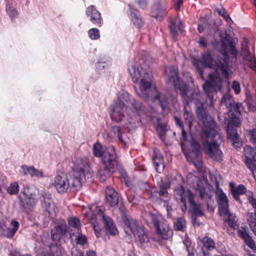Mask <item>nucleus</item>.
<instances>
[{
    "mask_svg": "<svg viewBox=\"0 0 256 256\" xmlns=\"http://www.w3.org/2000/svg\"><path fill=\"white\" fill-rule=\"evenodd\" d=\"M118 155L116 149L113 146L106 148L102 161L104 165L110 168H114L117 164Z\"/></svg>",
    "mask_w": 256,
    "mask_h": 256,
    "instance_id": "obj_14",
    "label": "nucleus"
},
{
    "mask_svg": "<svg viewBox=\"0 0 256 256\" xmlns=\"http://www.w3.org/2000/svg\"><path fill=\"white\" fill-rule=\"evenodd\" d=\"M72 162V172L69 178L64 174L54 178V186L60 194L77 191L82 182L92 180V174L87 158H75Z\"/></svg>",
    "mask_w": 256,
    "mask_h": 256,
    "instance_id": "obj_2",
    "label": "nucleus"
},
{
    "mask_svg": "<svg viewBox=\"0 0 256 256\" xmlns=\"http://www.w3.org/2000/svg\"><path fill=\"white\" fill-rule=\"evenodd\" d=\"M133 98L127 92L120 90L114 103L111 106L110 116L112 121L118 122L126 117L124 111L126 110L128 104H130Z\"/></svg>",
    "mask_w": 256,
    "mask_h": 256,
    "instance_id": "obj_10",
    "label": "nucleus"
},
{
    "mask_svg": "<svg viewBox=\"0 0 256 256\" xmlns=\"http://www.w3.org/2000/svg\"><path fill=\"white\" fill-rule=\"evenodd\" d=\"M232 87L236 94H240V86L239 82L236 80L233 81Z\"/></svg>",
    "mask_w": 256,
    "mask_h": 256,
    "instance_id": "obj_52",
    "label": "nucleus"
},
{
    "mask_svg": "<svg viewBox=\"0 0 256 256\" xmlns=\"http://www.w3.org/2000/svg\"><path fill=\"white\" fill-rule=\"evenodd\" d=\"M152 158L156 170L160 173L162 172L164 170V166L162 156L159 150L156 149L154 150Z\"/></svg>",
    "mask_w": 256,
    "mask_h": 256,
    "instance_id": "obj_28",
    "label": "nucleus"
},
{
    "mask_svg": "<svg viewBox=\"0 0 256 256\" xmlns=\"http://www.w3.org/2000/svg\"><path fill=\"white\" fill-rule=\"evenodd\" d=\"M68 224L71 227L75 228L76 232L80 231L82 225L80 220L78 218H70L68 219Z\"/></svg>",
    "mask_w": 256,
    "mask_h": 256,
    "instance_id": "obj_39",
    "label": "nucleus"
},
{
    "mask_svg": "<svg viewBox=\"0 0 256 256\" xmlns=\"http://www.w3.org/2000/svg\"><path fill=\"white\" fill-rule=\"evenodd\" d=\"M88 34L90 39L98 40L100 37V31L96 28H92L88 30Z\"/></svg>",
    "mask_w": 256,
    "mask_h": 256,
    "instance_id": "obj_43",
    "label": "nucleus"
},
{
    "mask_svg": "<svg viewBox=\"0 0 256 256\" xmlns=\"http://www.w3.org/2000/svg\"><path fill=\"white\" fill-rule=\"evenodd\" d=\"M174 195L176 198L178 200H180L182 209L183 212L186 210V200L190 202V198H193V194L188 190H185L184 188L181 186H177L174 190Z\"/></svg>",
    "mask_w": 256,
    "mask_h": 256,
    "instance_id": "obj_15",
    "label": "nucleus"
},
{
    "mask_svg": "<svg viewBox=\"0 0 256 256\" xmlns=\"http://www.w3.org/2000/svg\"><path fill=\"white\" fill-rule=\"evenodd\" d=\"M184 117L186 120V124L190 128L192 120V112L186 110V106H184Z\"/></svg>",
    "mask_w": 256,
    "mask_h": 256,
    "instance_id": "obj_45",
    "label": "nucleus"
},
{
    "mask_svg": "<svg viewBox=\"0 0 256 256\" xmlns=\"http://www.w3.org/2000/svg\"><path fill=\"white\" fill-rule=\"evenodd\" d=\"M42 206L48 212L50 216L54 213V205L51 198V196L48 193H44L42 194Z\"/></svg>",
    "mask_w": 256,
    "mask_h": 256,
    "instance_id": "obj_26",
    "label": "nucleus"
},
{
    "mask_svg": "<svg viewBox=\"0 0 256 256\" xmlns=\"http://www.w3.org/2000/svg\"><path fill=\"white\" fill-rule=\"evenodd\" d=\"M86 256H97L96 252L92 250H88L86 252Z\"/></svg>",
    "mask_w": 256,
    "mask_h": 256,
    "instance_id": "obj_64",
    "label": "nucleus"
},
{
    "mask_svg": "<svg viewBox=\"0 0 256 256\" xmlns=\"http://www.w3.org/2000/svg\"><path fill=\"white\" fill-rule=\"evenodd\" d=\"M32 166H28L26 165H22L20 169V173L23 176L26 175L28 174H30V171Z\"/></svg>",
    "mask_w": 256,
    "mask_h": 256,
    "instance_id": "obj_50",
    "label": "nucleus"
},
{
    "mask_svg": "<svg viewBox=\"0 0 256 256\" xmlns=\"http://www.w3.org/2000/svg\"><path fill=\"white\" fill-rule=\"evenodd\" d=\"M104 150L102 146L100 143H96L93 146V153L96 157L102 156L104 154Z\"/></svg>",
    "mask_w": 256,
    "mask_h": 256,
    "instance_id": "obj_40",
    "label": "nucleus"
},
{
    "mask_svg": "<svg viewBox=\"0 0 256 256\" xmlns=\"http://www.w3.org/2000/svg\"><path fill=\"white\" fill-rule=\"evenodd\" d=\"M240 104H230L228 108L229 110L228 112V116L231 120L228 122L227 125V132L228 140L232 143L234 146L239 147L240 143V136L237 133L235 126L240 124V120L238 117L240 115Z\"/></svg>",
    "mask_w": 256,
    "mask_h": 256,
    "instance_id": "obj_9",
    "label": "nucleus"
},
{
    "mask_svg": "<svg viewBox=\"0 0 256 256\" xmlns=\"http://www.w3.org/2000/svg\"><path fill=\"white\" fill-rule=\"evenodd\" d=\"M158 234L164 240H170L172 236V230L166 221L162 220L155 228Z\"/></svg>",
    "mask_w": 256,
    "mask_h": 256,
    "instance_id": "obj_18",
    "label": "nucleus"
},
{
    "mask_svg": "<svg viewBox=\"0 0 256 256\" xmlns=\"http://www.w3.org/2000/svg\"><path fill=\"white\" fill-rule=\"evenodd\" d=\"M106 202L110 206H114L118 204V194L114 188L108 186L106 190Z\"/></svg>",
    "mask_w": 256,
    "mask_h": 256,
    "instance_id": "obj_29",
    "label": "nucleus"
},
{
    "mask_svg": "<svg viewBox=\"0 0 256 256\" xmlns=\"http://www.w3.org/2000/svg\"><path fill=\"white\" fill-rule=\"evenodd\" d=\"M182 150L185 153L188 160L191 161L198 168L202 166V153L200 150V145L198 142L192 140L190 142V150L185 152L184 145H181Z\"/></svg>",
    "mask_w": 256,
    "mask_h": 256,
    "instance_id": "obj_11",
    "label": "nucleus"
},
{
    "mask_svg": "<svg viewBox=\"0 0 256 256\" xmlns=\"http://www.w3.org/2000/svg\"><path fill=\"white\" fill-rule=\"evenodd\" d=\"M38 192L37 188L34 186H30L25 188L23 190V194L25 199L23 200L20 196V202L22 204L32 206L34 204L37 202L38 199L36 198V194Z\"/></svg>",
    "mask_w": 256,
    "mask_h": 256,
    "instance_id": "obj_16",
    "label": "nucleus"
},
{
    "mask_svg": "<svg viewBox=\"0 0 256 256\" xmlns=\"http://www.w3.org/2000/svg\"><path fill=\"white\" fill-rule=\"evenodd\" d=\"M170 29L173 39L176 40L178 32L182 31L181 21L178 18L172 19L170 21Z\"/></svg>",
    "mask_w": 256,
    "mask_h": 256,
    "instance_id": "obj_27",
    "label": "nucleus"
},
{
    "mask_svg": "<svg viewBox=\"0 0 256 256\" xmlns=\"http://www.w3.org/2000/svg\"><path fill=\"white\" fill-rule=\"evenodd\" d=\"M128 70L133 82H138V88L136 90V94L145 100L150 99L154 103L159 104L164 110L168 99L160 92L154 95L152 91L154 79L150 68L133 62L129 64Z\"/></svg>",
    "mask_w": 256,
    "mask_h": 256,
    "instance_id": "obj_1",
    "label": "nucleus"
},
{
    "mask_svg": "<svg viewBox=\"0 0 256 256\" xmlns=\"http://www.w3.org/2000/svg\"><path fill=\"white\" fill-rule=\"evenodd\" d=\"M109 64V62H106V61L100 60L96 64V68L98 70H101L106 68Z\"/></svg>",
    "mask_w": 256,
    "mask_h": 256,
    "instance_id": "obj_49",
    "label": "nucleus"
},
{
    "mask_svg": "<svg viewBox=\"0 0 256 256\" xmlns=\"http://www.w3.org/2000/svg\"><path fill=\"white\" fill-rule=\"evenodd\" d=\"M202 242L203 244V246L198 247V248H203V250L206 248V250H210L214 248V240L208 237H204L202 240Z\"/></svg>",
    "mask_w": 256,
    "mask_h": 256,
    "instance_id": "obj_38",
    "label": "nucleus"
},
{
    "mask_svg": "<svg viewBox=\"0 0 256 256\" xmlns=\"http://www.w3.org/2000/svg\"><path fill=\"white\" fill-rule=\"evenodd\" d=\"M68 230L65 222L58 224L51 232L52 243L48 248L38 252V256H62L64 251L60 246Z\"/></svg>",
    "mask_w": 256,
    "mask_h": 256,
    "instance_id": "obj_7",
    "label": "nucleus"
},
{
    "mask_svg": "<svg viewBox=\"0 0 256 256\" xmlns=\"http://www.w3.org/2000/svg\"><path fill=\"white\" fill-rule=\"evenodd\" d=\"M130 14L132 17L134 24L137 27L140 28L142 26V20L139 12L134 8L130 7Z\"/></svg>",
    "mask_w": 256,
    "mask_h": 256,
    "instance_id": "obj_33",
    "label": "nucleus"
},
{
    "mask_svg": "<svg viewBox=\"0 0 256 256\" xmlns=\"http://www.w3.org/2000/svg\"><path fill=\"white\" fill-rule=\"evenodd\" d=\"M150 218L156 228L160 224V221L158 220V217L154 214H150Z\"/></svg>",
    "mask_w": 256,
    "mask_h": 256,
    "instance_id": "obj_53",
    "label": "nucleus"
},
{
    "mask_svg": "<svg viewBox=\"0 0 256 256\" xmlns=\"http://www.w3.org/2000/svg\"><path fill=\"white\" fill-rule=\"evenodd\" d=\"M90 212L86 214L89 218L90 222L92 225L94 230L98 236V230L100 227L98 226V221L102 220L104 222V228L107 232L112 236H115L118 234V230L114 224L112 218L106 216L104 214L103 208L100 206H92L90 208Z\"/></svg>",
    "mask_w": 256,
    "mask_h": 256,
    "instance_id": "obj_8",
    "label": "nucleus"
},
{
    "mask_svg": "<svg viewBox=\"0 0 256 256\" xmlns=\"http://www.w3.org/2000/svg\"><path fill=\"white\" fill-rule=\"evenodd\" d=\"M166 10V2L164 0L156 2L152 8V14L153 17L158 20H161L162 14Z\"/></svg>",
    "mask_w": 256,
    "mask_h": 256,
    "instance_id": "obj_25",
    "label": "nucleus"
},
{
    "mask_svg": "<svg viewBox=\"0 0 256 256\" xmlns=\"http://www.w3.org/2000/svg\"><path fill=\"white\" fill-rule=\"evenodd\" d=\"M170 187V184L168 182L162 183L159 188L158 190L156 192L158 194L160 200L166 202L168 200L169 196L168 190Z\"/></svg>",
    "mask_w": 256,
    "mask_h": 256,
    "instance_id": "obj_31",
    "label": "nucleus"
},
{
    "mask_svg": "<svg viewBox=\"0 0 256 256\" xmlns=\"http://www.w3.org/2000/svg\"><path fill=\"white\" fill-rule=\"evenodd\" d=\"M19 226L20 224L18 221L16 220H12L10 226H6V233L4 236L9 239L12 238L18 231Z\"/></svg>",
    "mask_w": 256,
    "mask_h": 256,
    "instance_id": "obj_30",
    "label": "nucleus"
},
{
    "mask_svg": "<svg viewBox=\"0 0 256 256\" xmlns=\"http://www.w3.org/2000/svg\"><path fill=\"white\" fill-rule=\"evenodd\" d=\"M224 215L226 216V224L230 228L235 229L238 226L239 224L238 223V218L234 214L230 212V211H228V213L224 214Z\"/></svg>",
    "mask_w": 256,
    "mask_h": 256,
    "instance_id": "obj_34",
    "label": "nucleus"
},
{
    "mask_svg": "<svg viewBox=\"0 0 256 256\" xmlns=\"http://www.w3.org/2000/svg\"><path fill=\"white\" fill-rule=\"evenodd\" d=\"M164 206L166 207V210L168 212V215L170 216V212H171V211L172 210V207H171V206L168 205L166 203V202H164Z\"/></svg>",
    "mask_w": 256,
    "mask_h": 256,
    "instance_id": "obj_62",
    "label": "nucleus"
},
{
    "mask_svg": "<svg viewBox=\"0 0 256 256\" xmlns=\"http://www.w3.org/2000/svg\"><path fill=\"white\" fill-rule=\"evenodd\" d=\"M246 197L254 210V212L247 213L246 220L250 229L256 235V199L253 197V194L252 192H247Z\"/></svg>",
    "mask_w": 256,
    "mask_h": 256,
    "instance_id": "obj_17",
    "label": "nucleus"
},
{
    "mask_svg": "<svg viewBox=\"0 0 256 256\" xmlns=\"http://www.w3.org/2000/svg\"><path fill=\"white\" fill-rule=\"evenodd\" d=\"M209 28L208 26V24L204 22L203 24H200L198 26V30L199 32L202 33L204 32L205 30L206 32H208Z\"/></svg>",
    "mask_w": 256,
    "mask_h": 256,
    "instance_id": "obj_55",
    "label": "nucleus"
},
{
    "mask_svg": "<svg viewBox=\"0 0 256 256\" xmlns=\"http://www.w3.org/2000/svg\"><path fill=\"white\" fill-rule=\"evenodd\" d=\"M186 221L182 218H178L174 222V228L178 230H182L185 226Z\"/></svg>",
    "mask_w": 256,
    "mask_h": 256,
    "instance_id": "obj_41",
    "label": "nucleus"
},
{
    "mask_svg": "<svg viewBox=\"0 0 256 256\" xmlns=\"http://www.w3.org/2000/svg\"><path fill=\"white\" fill-rule=\"evenodd\" d=\"M112 132L116 137L118 138L124 148H126L128 146L130 142V140L126 134L123 132L120 127L118 126L112 127Z\"/></svg>",
    "mask_w": 256,
    "mask_h": 256,
    "instance_id": "obj_22",
    "label": "nucleus"
},
{
    "mask_svg": "<svg viewBox=\"0 0 256 256\" xmlns=\"http://www.w3.org/2000/svg\"><path fill=\"white\" fill-rule=\"evenodd\" d=\"M135 236L142 246H145L150 242L148 233L144 230V228H140Z\"/></svg>",
    "mask_w": 256,
    "mask_h": 256,
    "instance_id": "obj_32",
    "label": "nucleus"
},
{
    "mask_svg": "<svg viewBox=\"0 0 256 256\" xmlns=\"http://www.w3.org/2000/svg\"><path fill=\"white\" fill-rule=\"evenodd\" d=\"M6 12L12 18H14L18 15V12L12 6H9L8 8L6 9Z\"/></svg>",
    "mask_w": 256,
    "mask_h": 256,
    "instance_id": "obj_51",
    "label": "nucleus"
},
{
    "mask_svg": "<svg viewBox=\"0 0 256 256\" xmlns=\"http://www.w3.org/2000/svg\"><path fill=\"white\" fill-rule=\"evenodd\" d=\"M190 198L188 202L191 207L192 214L196 216H202L203 215V212L200 208V206L194 202V198Z\"/></svg>",
    "mask_w": 256,
    "mask_h": 256,
    "instance_id": "obj_37",
    "label": "nucleus"
},
{
    "mask_svg": "<svg viewBox=\"0 0 256 256\" xmlns=\"http://www.w3.org/2000/svg\"><path fill=\"white\" fill-rule=\"evenodd\" d=\"M248 228L246 227H241L238 231V235L242 238L246 244L252 250L256 252V244L248 233Z\"/></svg>",
    "mask_w": 256,
    "mask_h": 256,
    "instance_id": "obj_24",
    "label": "nucleus"
},
{
    "mask_svg": "<svg viewBox=\"0 0 256 256\" xmlns=\"http://www.w3.org/2000/svg\"><path fill=\"white\" fill-rule=\"evenodd\" d=\"M242 56L248 62V66L254 70H256V61L252 60L248 46V42L245 40L242 44Z\"/></svg>",
    "mask_w": 256,
    "mask_h": 256,
    "instance_id": "obj_23",
    "label": "nucleus"
},
{
    "mask_svg": "<svg viewBox=\"0 0 256 256\" xmlns=\"http://www.w3.org/2000/svg\"><path fill=\"white\" fill-rule=\"evenodd\" d=\"M19 191V186L16 182H14L8 187L7 192L10 194H16Z\"/></svg>",
    "mask_w": 256,
    "mask_h": 256,
    "instance_id": "obj_44",
    "label": "nucleus"
},
{
    "mask_svg": "<svg viewBox=\"0 0 256 256\" xmlns=\"http://www.w3.org/2000/svg\"><path fill=\"white\" fill-rule=\"evenodd\" d=\"M177 1V3L176 4V10H179L180 6L182 5L183 0H178Z\"/></svg>",
    "mask_w": 256,
    "mask_h": 256,
    "instance_id": "obj_61",
    "label": "nucleus"
},
{
    "mask_svg": "<svg viewBox=\"0 0 256 256\" xmlns=\"http://www.w3.org/2000/svg\"><path fill=\"white\" fill-rule=\"evenodd\" d=\"M222 16L225 19L226 22L230 25L232 24V20L230 18V16L226 12Z\"/></svg>",
    "mask_w": 256,
    "mask_h": 256,
    "instance_id": "obj_60",
    "label": "nucleus"
},
{
    "mask_svg": "<svg viewBox=\"0 0 256 256\" xmlns=\"http://www.w3.org/2000/svg\"><path fill=\"white\" fill-rule=\"evenodd\" d=\"M130 104L132 106V110H131L130 108H128L126 111V115L125 116H127V120L129 124H132L137 120V115L140 114L144 111V106L140 102L134 98Z\"/></svg>",
    "mask_w": 256,
    "mask_h": 256,
    "instance_id": "obj_13",
    "label": "nucleus"
},
{
    "mask_svg": "<svg viewBox=\"0 0 256 256\" xmlns=\"http://www.w3.org/2000/svg\"><path fill=\"white\" fill-rule=\"evenodd\" d=\"M11 256H32L29 254H23L20 252H14L12 254Z\"/></svg>",
    "mask_w": 256,
    "mask_h": 256,
    "instance_id": "obj_63",
    "label": "nucleus"
},
{
    "mask_svg": "<svg viewBox=\"0 0 256 256\" xmlns=\"http://www.w3.org/2000/svg\"><path fill=\"white\" fill-rule=\"evenodd\" d=\"M200 118L203 120L202 136L206 139L203 142L204 150L210 158L220 162L222 160L223 154L218 143L222 142L223 136L212 117L200 116Z\"/></svg>",
    "mask_w": 256,
    "mask_h": 256,
    "instance_id": "obj_4",
    "label": "nucleus"
},
{
    "mask_svg": "<svg viewBox=\"0 0 256 256\" xmlns=\"http://www.w3.org/2000/svg\"><path fill=\"white\" fill-rule=\"evenodd\" d=\"M166 72L169 80L174 82L176 89L178 92H180L185 104H188L190 102H192L196 106L198 116L202 124L203 120L200 118V116L206 118L211 117L206 114L202 107L206 102V97L200 94L198 90H194V92L189 90L186 84L180 80L176 67L171 66L166 68Z\"/></svg>",
    "mask_w": 256,
    "mask_h": 256,
    "instance_id": "obj_3",
    "label": "nucleus"
},
{
    "mask_svg": "<svg viewBox=\"0 0 256 256\" xmlns=\"http://www.w3.org/2000/svg\"><path fill=\"white\" fill-rule=\"evenodd\" d=\"M249 134L250 136V142H252L254 145L256 146V129H253L252 130H250L249 131ZM250 147V146H248ZM252 148V147H251ZM252 150L254 151L253 154L254 155L255 154H256V152L255 150L252 148Z\"/></svg>",
    "mask_w": 256,
    "mask_h": 256,
    "instance_id": "obj_47",
    "label": "nucleus"
},
{
    "mask_svg": "<svg viewBox=\"0 0 256 256\" xmlns=\"http://www.w3.org/2000/svg\"><path fill=\"white\" fill-rule=\"evenodd\" d=\"M72 256H84L82 252L76 248H73L72 249Z\"/></svg>",
    "mask_w": 256,
    "mask_h": 256,
    "instance_id": "obj_57",
    "label": "nucleus"
},
{
    "mask_svg": "<svg viewBox=\"0 0 256 256\" xmlns=\"http://www.w3.org/2000/svg\"><path fill=\"white\" fill-rule=\"evenodd\" d=\"M86 14L94 24L100 26L102 22L101 14L94 6L92 5L88 6L86 8Z\"/></svg>",
    "mask_w": 256,
    "mask_h": 256,
    "instance_id": "obj_19",
    "label": "nucleus"
},
{
    "mask_svg": "<svg viewBox=\"0 0 256 256\" xmlns=\"http://www.w3.org/2000/svg\"><path fill=\"white\" fill-rule=\"evenodd\" d=\"M175 119H176V124L181 128L182 134V138H183V139L184 140H186V133L184 130L183 125H182V123L178 120V118H176Z\"/></svg>",
    "mask_w": 256,
    "mask_h": 256,
    "instance_id": "obj_54",
    "label": "nucleus"
},
{
    "mask_svg": "<svg viewBox=\"0 0 256 256\" xmlns=\"http://www.w3.org/2000/svg\"><path fill=\"white\" fill-rule=\"evenodd\" d=\"M114 168H110L108 166H104L101 168L98 173V177L101 182H104L111 176L110 169Z\"/></svg>",
    "mask_w": 256,
    "mask_h": 256,
    "instance_id": "obj_35",
    "label": "nucleus"
},
{
    "mask_svg": "<svg viewBox=\"0 0 256 256\" xmlns=\"http://www.w3.org/2000/svg\"><path fill=\"white\" fill-rule=\"evenodd\" d=\"M234 100L232 96L229 94L224 96L221 102L222 105H224L226 107L228 108L230 104H234Z\"/></svg>",
    "mask_w": 256,
    "mask_h": 256,
    "instance_id": "obj_42",
    "label": "nucleus"
},
{
    "mask_svg": "<svg viewBox=\"0 0 256 256\" xmlns=\"http://www.w3.org/2000/svg\"><path fill=\"white\" fill-rule=\"evenodd\" d=\"M230 185L232 186V194L233 197L236 200H239V194H243L244 193L247 194L248 192H251L250 191H246V188L242 184H240L238 188H233L232 186V184L230 183Z\"/></svg>",
    "mask_w": 256,
    "mask_h": 256,
    "instance_id": "obj_36",
    "label": "nucleus"
},
{
    "mask_svg": "<svg viewBox=\"0 0 256 256\" xmlns=\"http://www.w3.org/2000/svg\"><path fill=\"white\" fill-rule=\"evenodd\" d=\"M194 64L200 70L202 68H213L215 71L214 74H209V78L211 82H206L202 85L203 89L207 97L210 98V106L213 107L214 102L212 100V94L215 92L217 90H220L222 84V78L226 80L228 78H225L222 74H219L217 72L216 66H213L212 57L210 53H206L198 60H196L194 62Z\"/></svg>",
    "mask_w": 256,
    "mask_h": 256,
    "instance_id": "obj_6",
    "label": "nucleus"
},
{
    "mask_svg": "<svg viewBox=\"0 0 256 256\" xmlns=\"http://www.w3.org/2000/svg\"><path fill=\"white\" fill-rule=\"evenodd\" d=\"M232 30V28L230 25H228L225 30L224 36L221 32L220 33V36L222 38L220 49L223 54L218 59L217 62H214V64H213L216 66L217 72L227 78H231L232 76V71L229 64L230 58L227 54L230 52L233 55H236L237 52L233 39L229 34Z\"/></svg>",
    "mask_w": 256,
    "mask_h": 256,
    "instance_id": "obj_5",
    "label": "nucleus"
},
{
    "mask_svg": "<svg viewBox=\"0 0 256 256\" xmlns=\"http://www.w3.org/2000/svg\"><path fill=\"white\" fill-rule=\"evenodd\" d=\"M216 194L218 198V210L220 214L228 213V200L226 194L222 190L217 189Z\"/></svg>",
    "mask_w": 256,
    "mask_h": 256,
    "instance_id": "obj_21",
    "label": "nucleus"
},
{
    "mask_svg": "<svg viewBox=\"0 0 256 256\" xmlns=\"http://www.w3.org/2000/svg\"><path fill=\"white\" fill-rule=\"evenodd\" d=\"M124 223L125 224L124 230L128 234H132L136 236V234H137L139 230L144 228L140 224L138 221L131 218H126L124 220Z\"/></svg>",
    "mask_w": 256,
    "mask_h": 256,
    "instance_id": "obj_20",
    "label": "nucleus"
},
{
    "mask_svg": "<svg viewBox=\"0 0 256 256\" xmlns=\"http://www.w3.org/2000/svg\"><path fill=\"white\" fill-rule=\"evenodd\" d=\"M30 174L32 177L42 178L43 176V172L38 170L35 168L34 166H32Z\"/></svg>",
    "mask_w": 256,
    "mask_h": 256,
    "instance_id": "obj_48",
    "label": "nucleus"
},
{
    "mask_svg": "<svg viewBox=\"0 0 256 256\" xmlns=\"http://www.w3.org/2000/svg\"><path fill=\"white\" fill-rule=\"evenodd\" d=\"M6 224L3 222H0V236H4L6 233Z\"/></svg>",
    "mask_w": 256,
    "mask_h": 256,
    "instance_id": "obj_58",
    "label": "nucleus"
},
{
    "mask_svg": "<svg viewBox=\"0 0 256 256\" xmlns=\"http://www.w3.org/2000/svg\"><path fill=\"white\" fill-rule=\"evenodd\" d=\"M216 9L218 14L222 16L226 13L225 10L222 6L221 5H218L216 6Z\"/></svg>",
    "mask_w": 256,
    "mask_h": 256,
    "instance_id": "obj_59",
    "label": "nucleus"
},
{
    "mask_svg": "<svg viewBox=\"0 0 256 256\" xmlns=\"http://www.w3.org/2000/svg\"><path fill=\"white\" fill-rule=\"evenodd\" d=\"M188 180L189 182H192L191 184L196 190V192L198 193L202 199L206 200L210 198L212 194L210 190L204 188L203 182L200 178L190 174L188 176Z\"/></svg>",
    "mask_w": 256,
    "mask_h": 256,
    "instance_id": "obj_12",
    "label": "nucleus"
},
{
    "mask_svg": "<svg viewBox=\"0 0 256 256\" xmlns=\"http://www.w3.org/2000/svg\"><path fill=\"white\" fill-rule=\"evenodd\" d=\"M139 7L142 9H145L148 4V0H136Z\"/></svg>",
    "mask_w": 256,
    "mask_h": 256,
    "instance_id": "obj_56",
    "label": "nucleus"
},
{
    "mask_svg": "<svg viewBox=\"0 0 256 256\" xmlns=\"http://www.w3.org/2000/svg\"><path fill=\"white\" fill-rule=\"evenodd\" d=\"M80 232H76V240L78 244L84 245L87 242V238L84 235L82 234Z\"/></svg>",
    "mask_w": 256,
    "mask_h": 256,
    "instance_id": "obj_46",
    "label": "nucleus"
}]
</instances>
